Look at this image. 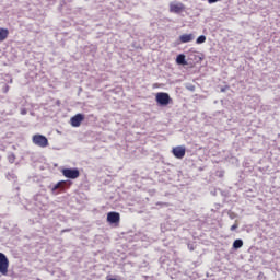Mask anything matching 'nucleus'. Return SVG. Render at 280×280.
<instances>
[{
    "label": "nucleus",
    "instance_id": "f257e3e1",
    "mask_svg": "<svg viewBox=\"0 0 280 280\" xmlns=\"http://www.w3.org/2000/svg\"><path fill=\"white\" fill-rule=\"evenodd\" d=\"M155 102L158 106H170L172 97L165 92H160L155 95Z\"/></svg>",
    "mask_w": 280,
    "mask_h": 280
},
{
    "label": "nucleus",
    "instance_id": "f03ea898",
    "mask_svg": "<svg viewBox=\"0 0 280 280\" xmlns=\"http://www.w3.org/2000/svg\"><path fill=\"white\" fill-rule=\"evenodd\" d=\"M32 141L34 145H37L38 148H47L49 145V140L47 137L36 133L32 137Z\"/></svg>",
    "mask_w": 280,
    "mask_h": 280
},
{
    "label": "nucleus",
    "instance_id": "7ed1b4c3",
    "mask_svg": "<svg viewBox=\"0 0 280 280\" xmlns=\"http://www.w3.org/2000/svg\"><path fill=\"white\" fill-rule=\"evenodd\" d=\"M10 268V260L5 254L0 253V275L8 276V269Z\"/></svg>",
    "mask_w": 280,
    "mask_h": 280
},
{
    "label": "nucleus",
    "instance_id": "20e7f679",
    "mask_svg": "<svg viewBox=\"0 0 280 280\" xmlns=\"http://www.w3.org/2000/svg\"><path fill=\"white\" fill-rule=\"evenodd\" d=\"M172 154L175 159H185V154H187V149L185 145H177L172 149Z\"/></svg>",
    "mask_w": 280,
    "mask_h": 280
},
{
    "label": "nucleus",
    "instance_id": "39448f33",
    "mask_svg": "<svg viewBox=\"0 0 280 280\" xmlns=\"http://www.w3.org/2000/svg\"><path fill=\"white\" fill-rule=\"evenodd\" d=\"M84 119H85L84 114H77L71 117V126L73 128H80V126H82V122Z\"/></svg>",
    "mask_w": 280,
    "mask_h": 280
},
{
    "label": "nucleus",
    "instance_id": "423d86ee",
    "mask_svg": "<svg viewBox=\"0 0 280 280\" xmlns=\"http://www.w3.org/2000/svg\"><path fill=\"white\" fill-rule=\"evenodd\" d=\"M121 220V215L119 212L112 211L107 214V222L109 224H119V221Z\"/></svg>",
    "mask_w": 280,
    "mask_h": 280
},
{
    "label": "nucleus",
    "instance_id": "0eeeda50",
    "mask_svg": "<svg viewBox=\"0 0 280 280\" xmlns=\"http://www.w3.org/2000/svg\"><path fill=\"white\" fill-rule=\"evenodd\" d=\"M57 189H60V191H65V189H69V183H67V182H65V180L58 182V183L51 188L52 194H56V190H57Z\"/></svg>",
    "mask_w": 280,
    "mask_h": 280
},
{
    "label": "nucleus",
    "instance_id": "6e6552de",
    "mask_svg": "<svg viewBox=\"0 0 280 280\" xmlns=\"http://www.w3.org/2000/svg\"><path fill=\"white\" fill-rule=\"evenodd\" d=\"M196 36L194 34H183L179 36V39L176 42L177 45H180L183 43H191Z\"/></svg>",
    "mask_w": 280,
    "mask_h": 280
},
{
    "label": "nucleus",
    "instance_id": "1a4fd4ad",
    "mask_svg": "<svg viewBox=\"0 0 280 280\" xmlns=\"http://www.w3.org/2000/svg\"><path fill=\"white\" fill-rule=\"evenodd\" d=\"M183 10H185V5H183V3L170 5V11L175 12V14H180V12H183Z\"/></svg>",
    "mask_w": 280,
    "mask_h": 280
},
{
    "label": "nucleus",
    "instance_id": "9d476101",
    "mask_svg": "<svg viewBox=\"0 0 280 280\" xmlns=\"http://www.w3.org/2000/svg\"><path fill=\"white\" fill-rule=\"evenodd\" d=\"M8 36H10V31L8 28L0 27V43H3Z\"/></svg>",
    "mask_w": 280,
    "mask_h": 280
},
{
    "label": "nucleus",
    "instance_id": "9b49d317",
    "mask_svg": "<svg viewBox=\"0 0 280 280\" xmlns=\"http://www.w3.org/2000/svg\"><path fill=\"white\" fill-rule=\"evenodd\" d=\"M176 62L177 65H182L183 67H185L187 65V59L185 58V54L177 55Z\"/></svg>",
    "mask_w": 280,
    "mask_h": 280
},
{
    "label": "nucleus",
    "instance_id": "f8f14e48",
    "mask_svg": "<svg viewBox=\"0 0 280 280\" xmlns=\"http://www.w3.org/2000/svg\"><path fill=\"white\" fill-rule=\"evenodd\" d=\"M242 246H244V241H242V238H236L233 242V248L234 250H240V248H242Z\"/></svg>",
    "mask_w": 280,
    "mask_h": 280
},
{
    "label": "nucleus",
    "instance_id": "ddd939ff",
    "mask_svg": "<svg viewBox=\"0 0 280 280\" xmlns=\"http://www.w3.org/2000/svg\"><path fill=\"white\" fill-rule=\"evenodd\" d=\"M80 177V170L71 168V180H75V178Z\"/></svg>",
    "mask_w": 280,
    "mask_h": 280
},
{
    "label": "nucleus",
    "instance_id": "4468645a",
    "mask_svg": "<svg viewBox=\"0 0 280 280\" xmlns=\"http://www.w3.org/2000/svg\"><path fill=\"white\" fill-rule=\"evenodd\" d=\"M206 42H207V36H205V35H200V36L196 39L197 45H202V43H206Z\"/></svg>",
    "mask_w": 280,
    "mask_h": 280
},
{
    "label": "nucleus",
    "instance_id": "2eb2a0df",
    "mask_svg": "<svg viewBox=\"0 0 280 280\" xmlns=\"http://www.w3.org/2000/svg\"><path fill=\"white\" fill-rule=\"evenodd\" d=\"M185 88L187 89V91H191V93H194L196 91V85H194L191 83H186Z\"/></svg>",
    "mask_w": 280,
    "mask_h": 280
},
{
    "label": "nucleus",
    "instance_id": "dca6fc26",
    "mask_svg": "<svg viewBox=\"0 0 280 280\" xmlns=\"http://www.w3.org/2000/svg\"><path fill=\"white\" fill-rule=\"evenodd\" d=\"M62 174L66 176V178H71V168L62 170Z\"/></svg>",
    "mask_w": 280,
    "mask_h": 280
},
{
    "label": "nucleus",
    "instance_id": "f3484780",
    "mask_svg": "<svg viewBox=\"0 0 280 280\" xmlns=\"http://www.w3.org/2000/svg\"><path fill=\"white\" fill-rule=\"evenodd\" d=\"M240 224H237V222H235V224H233L230 230L231 231H235L236 229H238Z\"/></svg>",
    "mask_w": 280,
    "mask_h": 280
},
{
    "label": "nucleus",
    "instance_id": "a211bd4d",
    "mask_svg": "<svg viewBox=\"0 0 280 280\" xmlns=\"http://www.w3.org/2000/svg\"><path fill=\"white\" fill-rule=\"evenodd\" d=\"M220 91H221V93H226V91H229V85L221 88Z\"/></svg>",
    "mask_w": 280,
    "mask_h": 280
},
{
    "label": "nucleus",
    "instance_id": "6ab92c4d",
    "mask_svg": "<svg viewBox=\"0 0 280 280\" xmlns=\"http://www.w3.org/2000/svg\"><path fill=\"white\" fill-rule=\"evenodd\" d=\"M220 0H208V3H218Z\"/></svg>",
    "mask_w": 280,
    "mask_h": 280
},
{
    "label": "nucleus",
    "instance_id": "aec40b11",
    "mask_svg": "<svg viewBox=\"0 0 280 280\" xmlns=\"http://www.w3.org/2000/svg\"><path fill=\"white\" fill-rule=\"evenodd\" d=\"M8 91H10V86L7 85L4 92L8 93Z\"/></svg>",
    "mask_w": 280,
    "mask_h": 280
},
{
    "label": "nucleus",
    "instance_id": "412c9836",
    "mask_svg": "<svg viewBox=\"0 0 280 280\" xmlns=\"http://www.w3.org/2000/svg\"><path fill=\"white\" fill-rule=\"evenodd\" d=\"M107 280H117V279H115V278H107Z\"/></svg>",
    "mask_w": 280,
    "mask_h": 280
},
{
    "label": "nucleus",
    "instance_id": "4be33fe9",
    "mask_svg": "<svg viewBox=\"0 0 280 280\" xmlns=\"http://www.w3.org/2000/svg\"><path fill=\"white\" fill-rule=\"evenodd\" d=\"M190 250H194V248H192V247H190Z\"/></svg>",
    "mask_w": 280,
    "mask_h": 280
},
{
    "label": "nucleus",
    "instance_id": "5701e85b",
    "mask_svg": "<svg viewBox=\"0 0 280 280\" xmlns=\"http://www.w3.org/2000/svg\"><path fill=\"white\" fill-rule=\"evenodd\" d=\"M190 250H194V248H192V247H190Z\"/></svg>",
    "mask_w": 280,
    "mask_h": 280
}]
</instances>
